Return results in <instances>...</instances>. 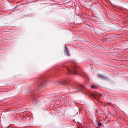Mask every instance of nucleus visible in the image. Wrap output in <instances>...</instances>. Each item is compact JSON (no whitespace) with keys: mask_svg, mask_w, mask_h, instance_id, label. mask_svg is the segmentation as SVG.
Segmentation results:
<instances>
[{"mask_svg":"<svg viewBox=\"0 0 128 128\" xmlns=\"http://www.w3.org/2000/svg\"><path fill=\"white\" fill-rule=\"evenodd\" d=\"M76 89L77 90H76L77 91L79 90L82 91L83 92V93L87 95L88 94L86 92V91L84 90L85 89L84 87L81 85H78V86L76 88Z\"/></svg>","mask_w":128,"mask_h":128,"instance_id":"f03ea898","label":"nucleus"},{"mask_svg":"<svg viewBox=\"0 0 128 128\" xmlns=\"http://www.w3.org/2000/svg\"><path fill=\"white\" fill-rule=\"evenodd\" d=\"M98 128H99L102 125V124L100 122H98Z\"/></svg>","mask_w":128,"mask_h":128,"instance_id":"39448f33","label":"nucleus"},{"mask_svg":"<svg viewBox=\"0 0 128 128\" xmlns=\"http://www.w3.org/2000/svg\"><path fill=\"white\" fill-rule=\"evenodd\" d=\"M92 88H96V87L94 86H92Z\"/></svg>","mask_w":128,"mask_h":128,"instance_id":"6e6552de","label":"nucleus"},{"mask_svg":"<svg viewBox=\"0 0 128 128\" xmlns=\"http://www.w3.org/2000/svg\"><path fill=\"white\" fill-rule=\"evenodd\" d=\"M91 96L94 98L96 99V98H99L100 96H102V94L98 92H96L94 93H91Z\"/></svg>","mask_w":128,"mask_h":128,"instance_id":"7ed1b4c3","label":"nucleus"},{"mask_svg":"<svg viewBox=\"0 0 128 128\" xmlns=\"http://www.w3.org/2000/svg\"><path fill=\"white\" fill-rule=\"evenodd\" d=\"M66 51L68 55H69V52L68 50L66 47Z\"/></svg>","mask_w":128,"mask_h":128,"instance_id":"423d86ee","label":"nucleus"},{"mask_svg":"<svg viewBox=\"0 0 128 128\" xmlns=\"http://www.w3.org/2000/svg\"><path fill=\"white\" fill-rule=\"evenodd\" d=\"M103 41H108V40H107V38H104L103 39Z\"/></svg>","mask_w":128,"mask_h":128,"instance_id":"0eeeda50","label":"nucleus"},{"mask_svg":"<svg viewBox=\"0 0 128 128\" xmlns=\"http://www.w3.org/2000/svg\"><path fill=\"white\" fill-rule=\"evenodd\" d=\"M124 8L127 10H128V3L126 4L124 6Z\"/></svg>","mask_w":128,"mask_h":128,"instance_id":"20e7f679","label":"nucleus"},{"mask_svg":"<svg viewBox=\"0 0 128 128\" xmlns=\"http://www.w3.org/2000/svg\"><path fill=\"white\" fill-rule=\"evenodd\" d=\"M67 70L68 72L67 73L68 74H70L76 75L77 74V72H78L82 76H85V74L84 72H82V74L80 73L79 71V68L77 66L72 67L70 70L68 68H67Z\"/></svg>","mask_w":128,"mask_h":128,"instance_id":"f257e3e1","label":"nucleus"}]
</instances>
